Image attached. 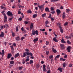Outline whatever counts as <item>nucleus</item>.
<instances>
[{
	"instance_id": "obj_5",
	"label": "nucleus",
	"mask_w": 73,
	"mask_h": 73,
	"mask_svg": "<svg viewBox=\"0 0 73 73\" xmlns=\"http://www.w3.org/2000/svg\"><path fill=\"white\" fill-rule=\"evenodd\" d=\"M56 12L58 15H59L60 13H61V11L59 9H56Z\"/></svg>"
},
{
	"instance_id": "obj_39",
	"label": "nucleus",
	"mask_w": 73,
	"mask_h": 73,
	"mask_svg": "<svg viewBox=\"0 0 73 73\" xmlns=\"http://www.w3.org/2000/svg\"><path fill=\"white\" fill-rule=\"evenodd\" d=\"M4 16V18L5 19H7V17L6 15H5Z\"/></svg>"
},
{
	"instance_id": "obj_59",
	"label": "nucleus",
	"mask_w": 73,
	"mask_h": 73,
	"mask_svg": "<svg viewBox=\"0 0 73 73\" xmlns=\"http://www.w3.org/2000/svg\"><path fill=\"white\" fill-rule=\"evenodd\" d=\"M51 13H52V14H54V13H55V11H52L51 12Z\"/></svg>"
},
{
	"instance_id": "obj_4",
	"label": "nucleus",
	"mask_w": 73,
	"mask_h": 73,
	"mask_svg": "<svg viewBox=\"0 0 73 73\" xmlns=\"http://www.w3.org/2000/svg\"><path fill=\"white\" fill-rule=\"evenodd\" d=\"M20 38L19 36H18L15 38V41H20Z\"/></svg>"
},
{
	"instance_id": "obj_17",
	"label": "nucleus",
	"mask_w": 73,
	"mask_h": 73,
	"mask_svg": "<svg viewBox=\"0 0 73 73\" xmlns=\"http://www.w3.org/2000/svg\"><path fill=\"white\" fill-rule=\"evenodd\" d=\"M59 28L60 29V32L61 33H63L64 31H63V30L62 29V27H61L60 26Z\"/></svg>"
},
{
	"instance_id": "obj_27",
	"label": "nucleus",
	"mask_w": 73,
	"mask_h": 73,
	"mask_svg": "<svg viewBox=\"0 0 73 73\" xmlns=\"http://www.w3.org/2000/svg\"><path fill=\"white\" fill-rule=\"evenodd\" d=\"M58 0H51V2H55V1H58Z\"/></svg>"
},
{
	"instance_id": "obj_40",
	"label": "nucleus",
	"mask_w": 73,
	"mask_h": 73,
	"mask_svg": "<svg viewBox=\"0 0 73 73\" xmlns=\"http://www.w3.org/2000/svg\"><path fill=\"white\" fill-rule=\"evenodd\" d=\"M29 61V58H27L26 59V62H28V61Z\"/></svg>"
},
{
	"instance_id": "obj_52",
	"label": "nucleus",
	"mask_w": 73,
	"mask_h": 73,
	"mask_svg": "<svg viewBox=\"0 0 73 73\" xmlns=\"http://www.w3.org/2000/svg\"><path fill=\"white\" fill-rule=\"evenodd\" d=\"M67 57L68 56H67V55H65L64 56V58H67Z\"/></svg>"
},
{
	"instance_id": "obj_16",
	"label": "nucleus",
	"mask_w": 73,
	"mask_h": 73,
	"mask_svg": "<svg viewBox=\"0 0 73 73\" xmlns=\"http://www.w3.org/2000/svg\"><path fill=\"white\" fill-rule=\"evenodd\" d=\"M33 28V24L31 23L30 25V29H32Z\"/></svg>"
},
{
	"instance_id": "obj_10",
	"label": "nucleus",
	"mask_w": 73,
	"mask_h": 73,
	"mask_svg": "<svg viewBox=\"0 0 73 73\" xmlns=\"http://www.w3.org/2000/svg\"><path fill=\"white\" fill-rule=\"evenodd\" d=\"M4 36V34L3 32H1V33L0 35V37H3Z\"/></svg>"
},
{
	"instance_id": "obj_64",
	"label": "nucleus",
	"mask_w": 73,
	"mask_h": 73,
	"mask_svg": "<svg viewBox=\"0 0 73 73\" xmlns=\"http://www.w3.org/2000/svg\"><path fill=\"white\" fill-rule=\"evenodd\" d=\"M13 46H16V43H14L13 44Z\"/></svg>"
},
{
	"instance_id": "obj_55",
	"label": "nucleus",
	"mask_w": 73,
	"mask_h": 73,
	"mask_svg": "<svg viewBox=\"0 0 73 73\" xmlns=\"http://www.w3.org/2000/svg\"><path fill=\"white\" fill-rule=\"evenodd\" d=\"M7 19H4V22H7Z\"/></svg>"
},
{
	"instance_id": "obj_21",
	"label": "nucleus",
	"mask_w": 73,
	"mask_h": 73,
	"mask_svg": "<svg viewBox=\"0 0 73 73\" xmlns=\"http://www.w3.org/2000/svg\"><path fill=\"white\" fill-rule=\"evenodd\" d=\"M53 41H55V42H57L58 41L56 39V38L55 37L53 38Z\"/></svg>"
},
{
	"instance_id": "obj_45",
	"label": "nucleus",
	"mask_w": 73,
	"mask_h": 73,
	"mask_svg": "<svg viewBox=\"0 0 73 73\" xmlns=\"http://www.w3.org/2000/svg\"><path fill=\"white\" fill-rule=\"evenodd\" d=\"M49 51H46V53L47 54V55H48V54H49Z\"/></svg>"
},
{
	"instance_id": "obj_25",
	"label": "nucleus",
	"mask_w": 73,
	"mask_h": 73,
	"mask_svg": "<svg viewBox=\"0 0 73 73\" xmlns=\"http://www.w3.org/2000/svg\"><path fill=\"white\" fill-rule=\"evenodd\" d=\"M61 42H62V43H65L66 42H65V41H64V40L63 39H62L61 40Z\"/></svg>"
},
{
	"instance_id": "obj_18",
	"label": "nucleus",
	"mask_w": 73,
	"mask_h": 73,
	"mask_svg": "<svg viewBox=\"0 0 73 73\" xmlns=\"http://www.w3.org/2000/svg\"><path fill=\"white\" fill-rule=\"evenodd\" d=\"M58 70H60V72H62V68H60V67L58 69Z\"/></svg>"
},
{
	"instance_id": "obj_31",
	"label": "nucleus",
	"mask_w": 73,
	"mask_h": 73,
	"mask_svg": "<svg viewBox=\"0 0 73 73\" xmlns=\"http://www.w3.org/2000/svg\"><path fill=\"white\" fill-rule=\"evenodd\" d=\"M46 16V13H44V14H42V16L43 17H45Z\"/></svg>"
},
{
	"instance_id": "obj_63",
	"label": "nucleus",
	"mask_w": 73,
	"mask_h": 73,
	"mask_svg": "<svg viewBox=\"0 0 73 73\" xmlns=\"http://www.w3.org/2000/svg\"><path fill=\"white\" fill-rule=\"evenodd\" d=\"M47 73H50V70H48L47 71Z\"/></svg>"
},
{
	"instance_id": "obj_50",
	"label": "nucleus",
	"mask_w": 73,
	"mask_h": 73,
	"mask_svg": "<svg viewBox=\"0 0 73 73\" xmlns=\"http://www.w3.org/2000/svg\"><path fill=\"white\" fill-rule=\"evenodd\" d=\"M12 18H10L9 19V21H11V20H12Z\"/></svg>"
},
{
	"instance_id": "obj_3",
	"label": "nucleus",
	"mask_w": 73,
	"mask_h": 73,
	"mask_svg": "<svg viewBox=\"0 0 73 73\" xmlns=\"http://www.w3.org/2000/svg\"><path fill=\"white\" fill-rule=\"evenodd\" d=\"M7 15L8 16H12V13L10 11H8L7 13Z\"/></svg>"
},
{
	"instance_id": "obj_56",
	"label": "nucleus",
	"mask_w": 73,
	"mask_h": 73,
	"mask_svg": "<svg viewBox=\"0 0 73 73\" xmlns=\"http://www.w3.org/2000/svg\"><path fill=\"white\" fill-rule=\"evenodd\" d=\"M25 24H28V22L27 21H25Z\"/></svg>"
},
{
	"instance_id": "obj_58",
	"label": "nucleus",
	"mask_w": 73,
	"mask_h": 73,
	"mask_svg": "<svg viewBox=\"0 0 73 73\" xmlns=\"http://www.w3.org/2000/svg\"><path fill=\"white\" fill-rule=\"evenodd\" d=\"M60 61H62L63 60V58H60Z\"/></svg>"
},
{
	"instance_id": "obj_15",
	"label": "nucleus",
	"mask_w": 73,
	"mask_h": 73,
	"mask_svg": "<svg viewBox=\"0 0 73 73\" xmlns=\"http://www.w3.org/2000/svg\"><path fill=\"white\" fill-rule=\"evenodd\" d=\"M65 12H64L62 14V18L64 19H65Z\"/></svg>"
},
{
	"instance_id": "obj_62",
	"label": "nucleus",
	"mask_w": 73,
	"mask_h": 73,
	"mask_svg": "<svg viewBox=\"0 0 73 73\" xmlns=\"http://www.w3.org/2000/svg\"><path fill=\"white\" fill-rule=\"evenodd\" d=\"M12 35L13 36H15V33H12Z\"/></svg>"
},
{
	"instance_id": "obj_8",
	"label": "nucleus",
	"mask_w": 73,
	"mask_h": 73,
	"mask_svg": "<svg viewBox=\"0 0 73 73\" xmlns=\"http://www.w3.org/2000/svg\"><path fill=\"white\" fill-rule=\"evenodd\" d=\"M46 68V66H45V64H44L43 66V72H45V71L46 70V68Z\"/></svg>"
},
{
	"instance_id": "obj_29",
	"label": "nucleus",
	"mask_w": 73,
	"mask_h": 73,
	"mask_svg": "<svg viewBox=\"0 0 73 73\" xmlns=\"http://www.w3.org/2000/svg\"><path fill=\"white\" fill-rule=\"evenodd\" d=\"M33 60H31L30 61V64H33Z\"/></svg>"
},
{
	"instance_id": "obj_34",
	"label": "nucleus",
	"mask_w": 73,
	"mask_h": 73,
	"mask_svg": "<svg viewBox=\"0 0 73 73\" xmlns=\"http://www.w3.org/2000/svg\"><path fill=\"white\" fill-rule=\"evenodd\" d=\"M16 30L17 32L19 31V29H18V27H17L16 28Z\"/></svg>"
},
{
	"instance_id": "obj_26",
	"label": "nucleus",
	"mask_w": 73,
	"mask_h": 73,
	"mask_svg": "<svg viewBox=\"0 0 73 73\" xmlns=\"http://www.w3.org/2000/svg\"><path fill=\"white\" fill-rule=\"evenodd\" d=\"M61 25V23H57V26H58V27H61L60 26Z\"/></svg>"
},
{
	"instance_id": "obj_11",
	"label": "nucleus",
	"mask_w": 73,
	"mask_h": 73,
	"mask_svg": "<svg viewBox=\"0 0 73 73\" xmlns=\"http://www.w3.org/2000/svg\"><path fill=\"white\" fill-rule=\"evenodd\" d=\"M19 55H20V54H19V53H18L15 55L14 56V57L15 58H16L18 56H19Z\"/></svg>"
},
{
	"instance_id": "obj_53",
	"label": "nucleus",
	"mask_w": 73,
	"mask_h": 73,
	"mask_svg": "<svg viewBox=\"0 0 73 73\" xmlns=\"http://www.w3.org/2000/svg\"><path fill=\"white\" fill-rule=\"evenodd\" d=\"M51 21H53V20H54V18H52V17L51 18Z\"/></svg>"
},
{
	"instance_id": "obj_7",
	"label": "nucleus",
	"mask_w": 73,
	"mask_h": 73,
	"mask_svg": "<svg viewBox=\"0 0 73 73\" xmlns=\"http://www.w3.org/2000/svg\"><path fill=\"white\" fill-rule=\"evenodd\" d=\"M2 57H3V56H4V55L5 54V52L4 51V50H2Z\"/></svg>"
},
{
	"instance_id": "obj_37",
	"label": "nucleus",
	"mask_w": 73,
	"mask_h": 73,
	"mask_svg": "<svg viewBox=\"0 0 73 73\" xmlns=\"http://www.w3.org/2000/svg\"><path fill=\"white\" fill-rule=\"evenodd\" d=\"M5 12V11H2L1 12L2 14H3V15H4H4H5V13H4Z\"/></svg>"
},
{
	"instance_id": "obj_38",
	"label": "nucleus",
	"mask_w": 73,
	"mask_h": 73,
	"mask_svg": "<svg viewBox=\"0 0 73 73\" xmlns=\"http://www.w3.org/2000/svg\"><path fill=\"white\" fill-rule=\"evenodd\" d=\"M67 42L69 44H71V42H70V41H69V40H68L67 41Z\"/></svg>"
},
{
	"instance_id": "obj_22",
	"label": "nucleus",
	"mask_w": 73,
	"mask_h": 73,
	"mask_svg": "<svg viewBox=\"0 0 73 73\" xmlns=\"http://www.w3.org/2000/svg\"><path fill=\"white\" fill-rule=\"evenodd\" d=\"M43 7H44L43 5L38 6V7L40 9H41L43 8Z\"/></svg>"
},
{
	"instance_id": "obj_43",
	"label": "nucleus",
	"mask_w": 73,
	"mask_h": 73,
	"mask_svg": "<svg viewBox=\"0 0 73 73\" xmlns=\"http://www.w3.org/2000/svg\"><path fill=\"white\" fill-rule=\"evenodd\" d=\"M23 69L22 67H19V70H21V69Z\"/></svg>"
},
{
	"instance_id": "obj_23",
	"label": "nucleus",
	"mask_w": 73,
	"mask_h": 73,
	"mask_svg": "<svg viewBox=\"0 0 73 73\" xmlns=\"http://www.w3.org/2000/svg\"><path fill=\"white\" fill-rule=\"evenodd\" d=\"M38 41V38H36L33 40V41H34V42L35 43L36 41Z\"/></svg>"
},
{
	"instance_id": "obj_51",
	"label": "nucleus",
	"mask_w": 73,
	"mask_h": 73,
	"mask_svg": "<svg viewBox=\"0 0 73 73\" xmlns=\"http://www.w3.org/2000/svg\"><path fill=\"white\" fill-rule=\"evenodd\" d=\"M25 38H24V37H22L21 38V40L22 41H23V40H24V39Z\"/></svg>"
},
{
	"instance_id": "obj_36",
	"label": "nucleus",
	"mask_w": 73,
	"mask_h": 73,
	"mask_svg": "<svg viewBox=\"0 0 73 73\" xmlns=\"http://www.w3.org/2000/svg\"><path fill=\"white\" fill-rule=\"evenodd\" d=\"M28 12L29 13H32V11H31L30 10H29L28 11Z\"/></svg>"
},
{
	"instance_id": "obj_48",
	"label": "nucleus",
	"mask_w": 73,
	"mask_h": 73,
	"mask_svg": "<svg viewBox=\"0 0 73 73\" xmlns=\"http://www.w3.org/2000/svg\"><path fill=\"white\" fill-rule=\"evenodd\" d=\"M18 20L19 21H21L22 20V18L20 17L18 19Z\"/></svg>"
},
{
	"instance_id": "obj_20",
	"label": "nucleus",
	"mask_w": 73,
	"mask_h": 73,
	"mask_svg": "<svg viewBox=\"0 0 73 73\" xmlns=\"http://www.w3.org/2000/svg\"><path fill=\"white\" fill-rule=\"evenodd\" d=\"M37 14H36L33 15V18H34V19H35V18L37 17Z\"/></svg>"
},
{
	"instance_id": "obj_9",
	"label": "nucleus",
	"mask_w": 73,
	"mask_h": 73,
	"mask_svg": "<svg viewBox=\"0 0 73 73\" xmlns=\"http://www.w3.org/2000/svg\"><path fill=\"white\" fill-rule=\"evenodd\" d=\"M61 49H64L65 47H64V44H60Z\"/></svg>"
},
{
	"instance_id": "obj_6",
	"label": "nucleus",
	"mask_w": 73,
	"mask_h": 73,
	"mask_svg": "<svg viewBox=\"0 0 73 73\" xmlns=\"http://www.w3.org/2000/svg\"><path fill=\"white\" fill-rule=\"evenodd\" d=\"M26 53L27 55H30V56H33V54H32V52L29 53V52H26Z\"/></svg>"
},
{
	"instance_id": "obj_24",
	"label": "nucleus",
	"mask_w": 73,
	"mask_h": 73,
	"mask_svg": "<svg viewBox=\"0 0 73 73\" xmlns=\"http://www.w3.org/2000/svg\"><path fill=\"white\" fill-rule=\"evenodd\" d=\"M26 52L25 53H23V54L22 56L23 57H25V56H26Z\"/></svg>"
},
{
	"instance_id": "obj_41",
	"label": "nucleus",
	"mask_w": 73,
	"mask_h": 73,
	"mask_svg": "<svg viewBox=\"0 0 73 73\" xmlns=\"http://www.w3.org/2000/svg\"><path fill=\"white\" fill-rule=\"evenodd\" d=\"M46 45H48L49 44V42H48L47 41H46Z\"/></svg>"
},
{
	"instance_id": "obj_32",
	"label": "nucleus",
	"mask_w": 73,
	"mask_h": 73,
	"mask_svg": "<svg viewBox=\"0 0 73 73\" xmlns=\"http://www.w3.org/2000/svg\"><path fill=\"white\" fill-rule=\"evenodd\" d=\"M66 63H63V68H65V66H66Z\"/></svg>"
},
{
	"instance_id": "obj_49",
	"label": "nucleus",
	"mask_w": 73,
	"mask_h": 73,
	"mask_svg": "<svg viewBox=\"0 0 73 73\" xmlns=\"http://www.w3.org/2000/svg\"><path fill=\"white\" fill-rule=\"evenodd\" d=\"M25 51L27 52H29V49L28 48H26L25 49Z\"/></svg>"
},
{
	"instance_id": "obj_47",
	"label": "nucleus",
	"mask_w": 73,
	"mask_h": 73,
	"mask_svg": "<svg viewBox=\"0 0 73 73\" xmlns=\"http://www.w3.org/2000/svg\"><path fill=\"white\" fill-rule=\"evenodd\" d=\"M68 24V23L66 22L64 24V26H66V25Z\"/></svg>"
},
{
	"instance_id": "obj_44",
	"label": "nucleus",
	"mask_w": 73,
	"mask_h": 73,
	"mask_svg": "<svg viewBox=\"0 0 73 73\" xmlns=\"http://www.w3.org/2000/svg\"><path fill=\"white\" fill-rule=\"evenodd\" d=\"M40 31H42V32H44L45 31V29H40Z\"/></svg>"
},
{
	"instance_id": "obj_1",
	"label": "nucleus",
	"mask_w": 73,
	"mask_h": 73,
	"mask_svg": "<svg viewBox=\"0 0 73 73\" xmlns=\"http://www.w3.org/2000/svg\"><path fill=\"white\" fill-rule=\"evenodd\" d=\"M32 34L33 35H35L36 34V35L37 36L38 34V31L37 30L35 31L34 30H32Z\"/></svg>"
},
{
	"instance_id": "obj_19",
	"label": "nucleus",
	"mask_w": 73,
	"mask_h": 73,
	"mask_svg": "<svg viewBox=\"0 0 73 73\" xmlns=\"http://www.w3.org/2000/svg\"><path fill=\"white\" fill-rule=\"evenodd\" d=\"M52 50L54 53H57V50H56L54 49L53 48L52 49Z\"/></svg>"
},
{
	"instance_id": "obj_61",
	"label": "nucleus",
	"mask_w": 73,
	"mask_h": 73,
	"mask_svg": "<svg viewBox=\"0 0 73 73\" xmlns=\"http://www.w3.org/2000/svg\"><path fill=\"white\" fill-rule=\"evenodd\" d=\"M66 11H68V12H69V11H70V10H69V9H66Z\"/></svg>"
},
{
	"instance_id": "obj_13",
	"label": "nucleus",
	"mask_w": 73,
	"mask_h": 73,
	"mask_svg": "<svg viewBox=\"0 0 73 73\" xmlns=\"http://www.w3.org/2000/svg\"><path fill=\"white\" fill-rule=\"evenodd\" d=\"M60 56V55H58L55 57V61H56L57 60V58H59V57Z\"/></svg>"
},
{
	"instance_id": "obj_14",
	"label": "nucleus",
	"mask_w": 73,
	"mask_h": 73,
	"mask_svg": "<svg viewBox=\"0 0 73 73\" xmlns=\"http://www.w3.org/2000/svg\"><path fill=\"white\" fill-rule=\"evenodd\" d=\"M11 57H12V54L11 53L8 54L7 56V58H10Z\"/></svg>"
},
{
	"instance_id": "obj_12",
	"label": "nucleus",
	"mask_w": 73,
	"mask_h": 73,
	"mask_svg": "<svg viewBox=\"0 0 73 73\" xmlns=\"http://www.w3.org/2000/svg\"><path fill=\"white\" fill-rule=\"evenodd\" d=\"M45 11L46 12H49L50 11H49V9L48 7H46L45 9Z\"/></svg>"
},
{
	"instance_id": "obj_35",
	"label": "nucleus",
	"mask_w": 73,
	"mask_h": 73,
	"mask_svg": "<svg viewBox=\"0 0 73 73\" xmlns=\"http://www.w3.org/2000/svg\"><path fill=\"white\" fill-rule=\"evenodd\" d=\"M1 9H5V10L6 9V8H5V7L3 6H1Z\"/></svg>"
},
{
	"instance_id": "obj_60",
	"label": "nucleus",
	"mask_w": 73,
	"mask_h": 73,
	"mask_svg": "<svg viewBox=\"0 0 73 73\" xmlns=\"http://www.w3.org/2000/svg\"><path fill=\"white\" fill-rule=\"evenodd\" d=\"M51 17H52V15H51V14H50L48 18H50Z\"/></svg>"
},
{
	"instance_id": "obj_30",
	"label": "nucleus",
	"mask_w": 73,
	"mask_h": 73,
	"mask_svg": "<svg viewBox=\"0 0 73 73\" xmlns=\"http://www.w3.org/2000/svg\"><path fill=\"white\" fill-rule=\"evenodd\" d=\"M10 64L12 65V64H14V61H11L10 62Z\"/></svg>"
},
{
	"instance_id": "obj_33",
	"label": "nucleus",
	"mask_w": 73,
	"mask_h": 73,
	"mask_svg": "<svg viewBox=\"0 0 73 73\" xmlns=\"http://www.w3.org/2000/svg\"><path fill=\"white\" fill-rule=\"evenodd\" d=\"M53 55H51L50 56H49V58L50 59H51L52 58H53Z\"/></svg>"
},
{
	"instance_id": "obj_28",
	"label": "nucleus",
	"mask_w": 73,
	"mask_h": 73,
	"mask_svg": "<svg viewBox=\"0 0 73 73\" xmlns=\"http://www.w3.org/2000/svg\"><path fill=\"white\" fill-rule=\"evenodd\" d=\"M52 11H53L54 10V7H51L50 9Z\"/></svg>"
},
{
	"instance_id": "obj_57",
	"label": "nucleus",
	"mask_w": 73,
	"mask_h": 73,
	"mask_svg": "<svg viewBox=\"0 0 73 73\" xmlns=\"http://www.w3.org/2000/svg\"><path fill=\"white\" fill-rule=\"evenodd\" d=\"M21 30L22 31H24V28L23 27H22V28L21 29Z\"/></svg>"
},
{
	"instance_id": "obj_42",
	"label": "nucleus",
	"mask_w": 73,
	"mask_h": 73,
	"mask_svg": "<svg viewBox=\"0 0 73 73\" xmlns=\"http://www.w3.org/2000/svg\"><path fill=\"white\" fill-rule=\"evenodd\" d=\"M48 23H49V22L48 21H46L45 22V23L46 24V25H47V24H48Z\"/></svg>"
},
{
	"instance_id": "obj_46",
	"label": "nucleus",
	"mask_w": 73,
	"mask_h": 73,
	"mask_svg": "<svg viewBox=\"0 0 73 73\" xmlns=\"http://www.w3.org/2000/svg\"><path fill=\"white\" fill-rule=\"evenodd\" d=\"M73 65V64H70L69 65V67H72Z\"/></svg>"
},
{
	"instance_id": "obj_2",
	"label": "nucleus",
	"mask_w": 73,
	"mask_h": 73,
	"mask_svg": "<svg viewBox=\"0 0 73 73\" xmlns=\"http://www.w3.org/2000/svg\"><path fill=\"white\" fill-rule=\"evenodd\" d=\"M72 49V47L70 46H68L67 48V50L68 52H70V50Z\"/></svg>"
},
{
	"instance_id": "obj_54",
	"label": "nucleus",
	"mask_w": 73,
	"mask_h": 73,
	"mask_svg": "<svg viewBox=\"0 0 73 73\" xmlns=\"http://www.w3.org/2000/svg\"><path fill=\"white\" fill-rule=\"evenodd\" d=\"M18 13L19 15H20V14H21V11H19L18 12Z\"/></svg>"
}]
</instances>
